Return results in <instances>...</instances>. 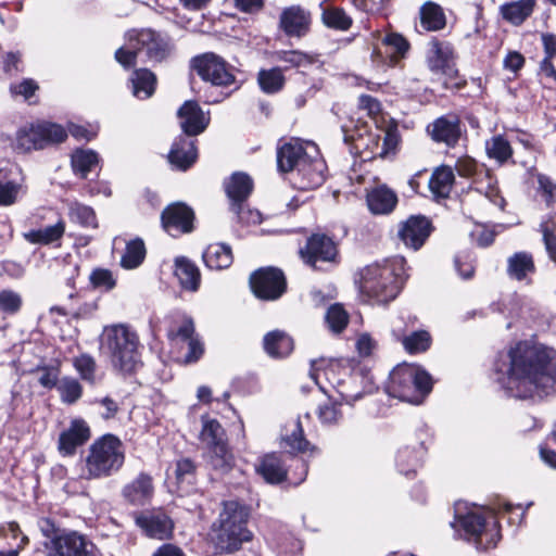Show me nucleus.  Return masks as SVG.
Returning a JSON list of instances; mask_svg holds the SVG:
<instances>
[{
  "instance_id": "a211bd4d",
  "label": "nucleus",
  "mask_w": 556,
  "mask_h": 556,
  "mask_svg": "<svg viewBox=\"0 0 556 556\" xmlns=\"http://www.w3.org/2000/svg\"><path fill=\"white\" fill-rule=\"evenodd\" d=\"M309 442L304 437V430L300 419L298 418L293 422V429L290 434H286L281 439V446L287 450V453L291 456V459L296 463V466L301 469L298 480L294 484H299L305 480L308 466L303 458H298V453H304L309 447Z\"/></svg>"
},
{
  "instance_id": "9b49d317",
  "label": "nucleus",
  "mask_w": 556,
  "mask_h": 556,
  "mask_svg": "<svg viewBox=\"0 0 556 556\" xmlns=\"http://www.w3.org/2000/svg\"><path fill=\"white\" fill-rule=\"evenodd\" d=\"M249 281L253 294L263 301H276L287 290L285 274L277 267L258 268L251 274Z\"/></svg>"
},
{
  "instance_id": "ea45409f",
  "label": "nucleus",
  "mask_w": 556,
  "mask_h": 556,
  "mask_svg": "<svg viewBox=\"0 0 556 556\" xmlns=\"http://www.w3.org/2000/svg\"><path fill=\"white\" fill-rule=\"evenodd\" d=\"M534 271L533 257L528 252H516L507 260V275L511 279L521 281L526 279L528 274H533Z\"/></svg>"
},
{
  "instance_id": "603ef678",
  "label": "nucleus",
  "mask_w": 556,
  "mask_h": 556,
  "mask_svg": "<svg viewBox=\"0 0 556 556\" xmlns=\"http://www.w3.org/2000/svg\"><path fill=\"white\" fill-rule=\"evenodd\" d=\"M230 211L235 215V222L241 226L258 225L262 215L257 210L251 208L245 202L230 203Z\"/></svg>"
},
{
  "instance_id": "c756f323",
  "label": "nucleus",
  "mask_w": 556,
  "mask_h": 556,
  "mask_svg": "<svg viewBox=\"0 0 556 556\" xmlns=\"http://www.w3.org/2000/svg\"><path fill=\"white\" fill-rule=\"evenodd\" d=\"M263 348L269 357L285 358L293 351L294 342L287 332L276 329L264 336Z\"/></svg>"
},
{
  "instance_id": "052dcab7",
  "label": "nucleus",
  "mask_w": 556,
  "mask_h": 556,
  "mask_svg": "<svg viewBox=\"0 0 556 556\" xmlns=\"http://www.w3.org/2000/svg\"><path fill=\"white\" fill-rule=\"evenodd\" d=\"M90 285L98 290L108 292L115 288L116 279L111 270L106 268H96L89 276Z\"/></svg>"
},
{
  "instance_id": "7c9ffc66",
  "label": "nucleus",
  "mask_w": 556,
  "mask_h": 556,
  "mask_svg": "<svg viewBox=\"0 0 556 556\" xmlns=\"http://www.w3.org/2000/svg\"><path fill=\"white\" fill-rule=\"evenodd\" d=\"M426 450L422 443L416 446L401 447L395 456L397 471L408 478L415 476L417 468L421 465Z\"/></svg>"
},
{
  "instance_id": "ddd939ff",
  "label": "nucleus",
  "mask_w": 556,
  "mask_h": 556,
  "mask_svg": "<svg viewBox=\"0 0 556 556\" xmlns=\"http://www.w3.org/2000/svg\"><path fill=\"white\" fill-rule=\"evenodd\" d=\"M136 526L149 538L164 540L170 536L174 522L161 508L147 509L134 514Z\"/></svg>"
},
{
  "instance_id": "13d9d810",
  "label": "nucleus",
  "mask_w": 556,
  "mask_h": 556,
  "mask_svg": "<svg viewBox=\"0 0 556 556\" xmlns=\"http://www.w3.org/2000/svg\"><path fill=\"white\" fill-rule=\"evenodd\" d=\"M430 342V334L425 330L414 331L403 339V345L410 354L425 352L429 349Z\"/></svg>"
},
{
  "instance_id": "2f4dec72",
  "label": "nucleus",
  "mask_w": 556,
  "mask_h": 556,
  "mask_svg": "<svg viewBox=\"0 0 556 556\" xmlns=\"http://www.w3.org/2000/svg\"><path fill=\"white\" fill-rule=\"evenodd\" d=\"M224 187L230 203L247 202L253 191V180L248 174L236 172L225 180Z\"/></svg>"
},
{
  "instance_id": "4468645a",
  "label": "nucleus",
  "mask_w": 556,
  "mask_h": 556,
  "mask_svg": "<svg viewBox=\"0 0 556 556\" xmlns=\"http://www.w3.org/2000/svg\"><path fill=\"white\" fill-rule=\"evenodd\" d=\"M431 220L425 215H410L400 223L397 237L401 242L413 251H418L433 231Z\"/></svg>"
},
{
  "instance_id": "72a5a7b5",
  "label": "nucleus",
  "mask_w": 556,
  "mask_h": 556,
  "mask_svg": "<svg viewBox=\"0 0 556 556\" xmlns=\"http://www.w3.org/2000/svg\"><path fill=\"white\" fill-rule=\"evenodd\" d=\"M205 266L212 270L228 268L233 261L230 245L226 243L210 244L202 253Z\"/></svg>"
},
{
  "instance_id": "aec40b11",
  "label": "nucleus",
  "mask_w": 556,
  "mask_h": 556,
  "mask_svg": "<svg viewBox=\"0 0 556 556\" xmlns=\"http://www.w3.org/2000/svg\"><path fill=\"white\" fill-rule=\"evenodd\" d=\"M326 163L318 156L307 154L294 170L300 189L308 190L321 186L326 179Z\"/></svg>"
},
{
  "instance_id": "bb28decb",
  "label": "nucleus",
  "mask_w": 556,
  "mask_h": 556,
  "mask_svg": "<svg viewBox=\"0 0 556 556\" xmlns=\"http://www.w3.org/2000/svg\"><path fill=\"white\" fill-rule=\"evenodd\" d=\"M306 156L307 153L299 140L285 142L277 148V169L280 173L294 172Z\"/></svg>"
},
{
  "instance_id": "473e14b6",
  "label": "nucleus",
  "mask_w": 556,
  "mask_h": 556,
  "mask_svg": "<svg viewBox=\"0 0 556 556\" xmlns=\"http://www.w3.org/2000/svg\"><path fill=\"white\" fill-rule=\"evenodd\" d=\"M206 451V462L213 470L224 475L233 468L236 460L228 441L212 445Z\"/></svg>"
},
{
  "instance_id": "f257e3e1",
  "label": "nucleus",
  "mask_w": 556,
  "mask_h": 556,
  "mask_svg": "<svg viewBox=\"0 0 556 556\" xmlns=\"http://www.w3.org/2000/svg\"><path fill=\"white\" fill-rule=\"evenodd\" d=\"M496 381L509 397L540 399L556 393V351L520 341L494 362Z\"/></svg>"
},
{
  "instance_id": "f03ea898",
  "label": "nucleus",
  "mask_w": 556,
  "mask_h": 556,
  "mask_svg": "<svg viewBox=\"0 0 556 556\" xmlns=\"http://www.w3.org/2000/svg\"><path fill=\"white\" fill-rule=\"evenodd\" d=\"M405 266L406 261L403 256L365 266L359 271L361 291L378 304L393 301L407 279Z\"/></svg>"
},
{
  "instance_id": "58836bf2",
  "label": "nucleus",
  "mask_w": 556,
  "mask_h": 556,
  "mask_svg": "<svg viewBox=\"0 0 556 556\" xmlns=\"http://www.w3.org/2000/svg\"><path fill=\"white\" fill-rule=\"evenodd\" d=\"M100 162L98 152L92 149H76L71 156V165L75 175L86 179L88 174Z\"/></svg>"
},
{
  "instance_id": "2eb2a0df",
  "label": "nucleus",
  "mask_w": 556,
  "mask_h": 556,
  "mask_svg": "<svg viewBox=\"0 0 556 556\" xmlns=\"http://www.w3.org/2000/svg\"><path fill=\"white\" fill-rule=\"evenodd\" d=\"M194 212L182 202L167 205L161 214V223L166 232L176 237L181 233H190L194 229Z\"/></svg>"
},
{
  "instance_id": "393cba45",
  "label": "nucleus",
  "mask_w": 556,
  "mask_h": 556,
  "mask_svg": "<svg viewBox=\"0 0 556 556\" xmlns=\"http://www.w3.org/2000/svg\"><path fill=\"white\" fill-rule=\"evenodd\" d=\"M252 539V532L248 528L229 526L228 522H219L215 530V546L222 553H232L238 551L243 542Z\"/></svg>"
},
{
  "instance_id": "37998d69",
  "label": "nucleus",
  "mask_w": 556,
  "mask_h": 556,
  "mask_svg": "<svg viewBox=\"0 0 556 556\" xmlns=\"http://www.w3.org/2000/svg\"><path fill=\"white\" fill-rule=\"evenodd\" d=\"M420 22L425 29L430 31L445 27L446 18L442 8L434 2H426L420 9Z\"/></svg>"
},
{
  "instance_id": "cd10ccee",
  "label": "nucleus",
  "mask_w": 556,
  "mask_h": 556,
  "mask_svg": "<svg viewBox=\"0 0 556 556\" xmlns=\"http://www.w3.org/2000/svg\"><path fill=\"white\" fill-rule=\"evenodd\" d=\"M255 470L269 484H279L288 478L285 460L276 453L263 456L255 465Z\"/></svg>"
},
{
  "instance_id": "5701e85b",
  "label": "nucleus",
  "mask_w": 556,
  "mask_h": 556,
  "mask_svg": "<svg viewBox=\"0 0 556 556\" xmlns=\"http://www.w3.org/2000/svg\"><path fill=\"white\" fill-rule=\"evenodd\" d=\"M90 428L84 419H74L68 429L60 433L58 450L64 457L73 456L77 447L90 439Z\"/></svg>"
},
{
  "instance_id": "39448f33",
  "label": "nucleus",
  "mask_w": 556,
  "mask_h": 556,
  "mask_svg": "<svg viewBox=\"0 0 556 556\" xmlns=\"http://www.w3.org/2000/svg\"><path fill=\"white\" fill-rule=\"evenodd\" d=\"M125 460L122 441L112 433L97 439L88 450L85 459L86 478H108L117 472Z\"/></svg>"
},
{
  "instance_id": "f3484780",
  "label": "nucleus",
  "mask_w": 556,
  "mask_h": 556,
  "mask_svg": "<svg viewBox=\"0 0 556 556\" xmlns=\"http://www.w3.org/2000/svg\"><path fill=\"white\" fill-rule=\"evenodd\" d=\"M182 136L197 138L210 124V117L203 112L197 101H186L177 111Z\"/></svg>"
},
{
  "instance_id": "774afa93",
  "label": "nucleus",
  "mask_w": 556,
  "mask_h": 556,
  "mask_svg": "<svg viewBox=\"0 0 556 556\" xmlns=\"http://www.w3.org/2000/svg\"><path fill=\"white\" fill-rule=\"evenodd\" d=\"M115 59L125 68L135 66L137 60H139V51L130 46V35L128 36L127 48L117 49Z\"/></svg>"
},
{
  "instance_id": "c03bdc74",
  "label": "nucleus",
  "mask_w": 556,
  "mask_h": 556,
  "mask_svg": "<svg viewBox=\"0 0 556 556\" xmlns=\"http://www.w3.org/2000/svg\"><path fill=\"white\" fill-rule=\"evenodd\" d=\"M146 245L141 238H135L127 242L125 252L121 258V265L126 269L137 268L146 257Z\"/></svg>"
},
{
  "instance_id": "338daca9",
  "label": "nucleus",
  "mask_w": 556,
  "mask_h": 556,
  "mask_svg": "<svg viewBox=\"0 0 556 556\" xmlns=\"http://www.w3.org/2000/svg\"><path fill=\"white\" fill-rule=\"evenodd\" d=\"M37 526L41 532V534L46 538L45 542L54 541L55 538H60L62 534L66 533L68 530L61 529L53 519L49 517H41L37 521Z\"/></svg>"
},
{
  "instance_id": "f8f14e48",
  "label": "nucleus",
  "mask_w": 556,
  "mask_h": 556,
  "mask_svg": "<svg viewBox=\"0 0 556 556\" xmlns=\"http://www.w3.org/2000/svg\"><path fill=\"white\" fill-rule=\"evenodd\" d=\"M46 556H94L96 545L87 535L70 530L55 538L54 541L42 543Z\"/></svg>"
},
{
  "instance_id": "c9c22d12",
  "label": "nucleus",
  "mask_w": 556,
  "mask_h": 556,
  "mask_svg": "<svg viewBox=\"0 0 556 556\" xmlns=\"http://www.w3.org/2000/svg\"><path fill=\"white\" fill-rule=\"evenodd\" d=\"M535 0H517L501 5L502 17L514 26L521 25L534 11Z\"/></svg>"
},
{
  "instance_id": "0eeeda50",
  "label": "nucleus",
  "mask_w": 556,
  "mask_h": 556,
  "mask_svg": "<svg viewBox=\"0 0 556 556\" xmlns=\"http://www.w3.org/2000/svg\"><path fill=\"white\" fill-rule=\"evenodd\" d=\"M189 68L211 86L228 87L236 81L229 63L214 52H204L191 58Z\"/></svg>"
},
{
  "instance_id": "c85d7f7f",
  "label": "nucleus",
  "mask_w": 556,
  "mask_h": 556,
  "mask_svg": "<svg viewBox=\"0 0 556 556\" xmlns=\"http://www.w3.org/2000/svg\"><path fill=\"white\" fill-rule=\"evenodd\" d=\"M174 275L178 279L182 290L195 292L201 285L199 267L186 256H178L174 262Z\"/></svg>"
},
{
  "instance_id": "6ab92c4d",
  "label": "nucleus",
  "mask_w": 556,
  "mask_h": 556,
  "mask_svg": "<svg viewBox=\"0 0 556 556\" xmlns=\"http://www.w3.org/2000/svg\"><path fill=\"white\" fill-rule=\"evenodd\" d=\"M453 47L450 42L432 38L428 43L427 63L430 71L452 77L457 70L451 64Z\"/></svg>"
},
{
  "instance_id": "412c9836",
  "label": "nucleus",
  "mask_w": 556,
  "mask_h": 556,
  "mask_svg": "<svg viewBox=\"0 0 556 556\" xmlns=\"http://www.w3.org/2000/svg\"><path fill=\"white\" fill-rule=\"evenodd\" d=\"M311 22L308 10L300 5H292L281 12L279 25L288 37L301 38L309 31Z\"/></svg>"
},
{
  "instance_id": "49530a36",
  "label": "nucleus",
  "mask_w": 556,
  "mask_h": 556,
  "mask_svg": "<svg viewBox=\"0 0 556 556\" xmlns=\"http://www.w3.org/2000/svg\"><path fill=\"white\" fill-rule=\"evenodd\" d=\"M65 230V224L62 220H59L54 225L47 226L45 228L31 230L25 235V238L30 243L38 244H50L54 241H58L62 238Z\"/></svg>"
},
{
  "instance_id": "6e6d98bb",
  "label": "nucleus",
  "mask_w": 556,
  "mask_h": 556,
  "mask_svg": "<svg viewBox=\"0 0 556 556\" xmlns=\"http://www.w3.org/2000/svg\"><path fill=\"white\" fill-rule=\"evenodd\" d=\"M326 323L332 332H342L349 324V314L339 303L332 304L326 312Z\"/></svg>"
},
{
  "instance_id": "5fc2aeb1",
  "label": "nucleus",
  "mask_w": 556,
  "mask_h": 556,
  "mask_svg": "<svg viewBox=\"0 0 556 556\" xmlns=\"http://www.w3.org/2000/svg\"><path fill=\"white\" fill-rule=\"evenodd\" d=\"M321 20L327 27L338 30H348L352 25V18L341 8L324 10Z\"/></svg>"
},
{
  "instance_id": "4be33fe9",
  "label": "nucleus",
  "mask_w": 556,
  "mask_h": 556,
  "mask_svg": "<svg viewBox=\"0 0 556 556\" xmlns=\"http://www.w3.org/2000/svg\"><path fill=\"white\" fill-rule=\"evenodd\" d=\"M427 129L433 141L451 148L457 144L462 136L460 119L454 114L438 117Z\"/></svg>"
},
{
  "instance_id": "7ed1b4c3",
  "label": "nucleus",
  "mask_w": 556,
  "mask_h": 556,
  "mask_svg": "<svg viewBox=\"0 0 556 556\" xmlns=\"http://www.w3.org/2000/svg\"><path fill=\"white\" fill-rule=\"evenodd\" d=\"M432 388L433 379L427 370L417 365L402 364L390 372L386 391L392 397L419 405Z\"/></svg>"
},
{
  "instance_id": "864d4df0",
  "label": "nucleus",
  "mask_w": 556,
  "mask_h": 556,
  "mask_svg": "<svg viewBox=\"0 0 556 556\" xmlns=\"http://www.w3.org/2000/svg\"><path fill=\"white\" fill-rule=\"evenodd\" d=\"M56 390L60 393L62 402L70 405L76 403L83 395L81 384L73 377H63Z\"/></svg>"
},
{
  "instance_id": "4d7b16f0",
  "label": "nucleus",
  "mask_w": 556,
  "mask_h": 556,
  "mask_svg": "<svg viewBox=\"0 0 556 556\" xmlns=\"http://www.w3.org/2000/svg\"><path fill=\"white\" fill-rule=\"evenodd\" d=\"M23 305L22 295L11 289L0 291V311L5 315L17 314Z\"/></svg>"
},
{
  "instance_id": "0e129e2a",
  "label": "nucleus",
  "mask_w": 556,
  "mask_h": 556,
  "mask_svg": "<svg viewBox=\"0 0 556 556\" xmlns=\"http://www.w3.org/2000/svg\"><path fill=\"white\" fill-rule=\"evenodd\" d=\"M382 42L388 47L392 55L395 58H404L409 49L408 41L402 35L396 33L387 35Z\"/></svg>"
},
{
  "instance_id": "09e8293b",
  "label": "nucleus",
  "mask_w": 556,
  "mask_h": 556,
  "mask_svg": "<svg viewBox=\"0 0 556 556\" xmlns=\"http://www.w3.org/2000/svg\"><path fill=\"white\" fill-rule=\"evenodd\" d=\"M273 59L285 63L286 70L303 67L314 62L313 56L300 50H278L273 53Z\"/></svg>"
},
{
  "instance_id": "9d476101",
  "label": "nucleus",
  "mask_w": 556,
  "mask_h": 556,
  "mask_svg": "<svg viewBox=\"0 0 556 556\" xmlns=\"http://www.w3.org/2000/svg\"><path fill=\"white\" fill-rule=\"evenodd\" d=\"M451 527L458 532L466 541L472 542L478 551H485L496 546L493 539L483 542L484 530L486 527L485 518L477 511L462 513V505H455V518Z\"/></svg>"
},
{
  "instance_id": "8fccbe9b",
  "label": "nucleus",
  "mask_w": 556,
  "mask_h": 556,
  "mask_svg": "<svg viewBox=\"0 0 556 556\" xmlns=\"http://www.w3.org/2000/svg\"><path fill=\"white\" fill-rule=\"evenodd\" d=\"M24 178L20 180L0 181V206H10L14 204L21 194L26 193V187L23 185Z\"/></svg>"
},
{
  "instance_id": "dca6fc26",
  "label": "nucleus",
  "mask_w": 556,
  "mask_h": 556,
  "mask_svg": "<svg viewBox=\"0 0 556 556\" xmlns=\"http://www.w3.org/2000/svg\"><path fill=\"white\" fill-rule=\"evenodd\" d=\"M198 139L179 135L172 143L167 154L168 163L173 168L187 172L198 161Z\"/></svg>"
},
{
  "instance_id": "a878e982",
  "label": "nucleus",
  "mask_w": 556,
  "mask_h": 556,
  "mask_svg": "<svg viewBox=\"0 0 556 556\" xmlns=\"http://www.w3.org/2000/svg\"><path fill=\"white\" fill-rule=\"evenodd\" d=\"M368 210L375 215H388L394 211L399 198L394 190L387 185H380L367 192Z\"/></svg>"
},
{
  "instance_id": "20e7f679",
  "label": "nucleus",
  "mask_w": 556,
  "mask_h": 556,
  "mask_svg": "<svg viewBox=\"0 0 556 556\" xmlns=\"http://www.w3.org/2000/svg\"><path fill=\"white\" fill-rule=\"evenodd\" d=\"M103 345L111 355L112 365L124 375L135 372L142 364L139 353V338L127 326L115 325L105 329Z\"/></svg>"
},
{
  "instance_id": "de8ad7c7",
  "label": "nucleus",
  "mask_w": 556,
  "mask_h": 556,
  "mask_svg": "<svg viewBox=\"0 0 556 556\" xmlns=\"http://www.w3.org/2000/svg\"><path fill=\"white\" fill-rule=\"evenodd\" d=\"M68 217L84 228H98L96 212L91 206L74 202L68 207Z\"/></svg>"
},
{
  "instance_id": "680f3d73",
  "label": "nucleus",
  "mask_w": 556,
  "mask_h": 556,
  "mask_svg": "<svg viewBox=\"0 0 556 556\" xmlns=\"http://www.w3.org/2000/svg\"><path fill=\"white\" fill-rule=\"evenodd\" d=\"M74 367L79 372L80 378L91 384L96 382L97 364L89 354H81L74 359Z\"/></svg>"
},
{
  "instance_id": "b1692460",
  "label": "nucleus",
  "mask_w": 556,
  "mask_h": 556,
  "mask_svg": "<svg viewBox=\"0 0 556 556\" xmlns=\"http://www.w3.org/2000/svg\"><path fill=\"white\" fill-rule=\"evenodd\" d=\"M154 492L152 477L140 472L132 481L122 489V497L131 506L140 507L150 503Z\"/></svg>"
},
{
  "instance_id": "e433bc0d",
  "label": "nucleus",
  "mask_w": 556,
  "mask_h": 556,
  "mask_svg": "<svg viewBox=\"0 0 556 556\" xmlns=\"http://www.w3.org/2000/svg\"><path fill=\"white\" fill-rule=\"evenodd\" d=\"M129 81L132 94L138 99H149L155 91L156 77L150 70H135Z\"/></svg>"
},
{
  "instance_id": "e2e57ef3",
  "label": "nucleus",
  "mask_w": 556,
  "mask_h": 556,
  "mask_svg": "<svg viewBox=\"0 0 556 556\" xmlns=\"http://www.w3.org/2000/svg\"><path fill=\"white\" fill-rule=\"evenodd\" d=\"M35 371L40 372V376L38 378V382L41 387L46 389H53L58 388L59 386V376H60V368L58 366L52 365H43V366H37Z\"/></svg>"
},
{
  "instance_id": "a19ab883",
  "label": "nucleus",
  "mask_w": 556,
  "mask_h": 556,
  "mask_svg": "<svg viewBox=\"0 0 556 556\" xmlns=\"http://www.w3.org/2000/svg\"><path fill=\"white\" fill-rule=\"evenodd\" d=\"M454 179L455 177L452 168L448 166H441L432 173L428 184L429 189L435 198L445 199L452 190Z\"/></svg>"
},
{
  "instance_id": "79ce46f5",
  "label": "nucleus",
  "mask_w": 556,
  "mask_h": 556,
  "mask_svg": "<svg viewBox=\"0 0 556 556\" xmlns=\"http://www.w3.org/2000/svg\"><path fill=\"white\" fill-rule=\"evenodd\" d=\"M202 429L200 440L206 448L215 444H222L228 441L224 427L217 419L210 418L207 415L201 417Z\"/></svg>"
},
{
  "instance_id": "69168bd1",
  "label": "nucleus",
  "mask_w": 556,
  "mask_h": 556,
  "mask_svg": "<svg viewBox=\"0 0 556 556\" xmlns=\"http://www.w3.org/2000/svg\"><path fill=\"white\" fill-rule=\"evenodd\" d=\"M554 59H542L539 65L538 75L544 87L554 89L556 87V68Z\"/></svg>"
},
{
  "instance_id": "1a4fd4ad",
  "label": "nucleus",
  "mask_w": 556,
  "mask_h": 556,
  "mask_svg": "<svg viewBox=\"0 0 556 556\" xmlns=\"http://www.w3.org/2000/svg\"><path fill=\"white\" fill-rule=\"evenodd\" d=\"M130 46L139 51V61L144 63H161L173 50L167 35L150 28L130 33Z\"/></svg>"
},
{
  "instance_id": "f704fd0d",
  "label": "nucleus",
  "mask_w": 556,
  "mask_h": 556,
  "mask_svg": "<svg viewBox=\"0 0 556 556\" xmlns=\"http://www.w3.org/2000/svg\"><path fill=\"white\" fill-rule=\"evenodd\" d=\"M198 465L189 457H181L175 463V479L181 492L190 493L195 489Z\"/></svg>"
},
{
  "instance_id": "6e6552de",
  "label": "nucleus",
  "mask_w": 556,
  "mask_h": 556,
  "mask_svg": "<svg viewBox=\"0 0 556 556\" xmlns=\"http://www.w3.org/2000/svg\"><path fill=\"white\" fill-rule=\"evenodd\" d=\"M303 262L315 270H323L328 266H337L340 263V254L337 242L326 233L315 232L306 238L305 245L300 249Z\"/></svg>"
},
{
  "instance_id": "a18cd8bd",
  "label": "nucleus",
  "mask_w": 556,
  "mask_h": 556,
  "mask_svg": "<svg viewBox=\"0 0 556 556\" xmlns=\"http://www.w3.org/2000/svg\"><path fill=\"white\" fill-rule=\"evenodd\" d=\"M285 81L286 79L280 67L261 70L257 74V83L261 90L268 94L279 92L283 88Z\"/></svg>"
},
{
  "instance_id": "bf43d9fd",
  "label": "nucleus",
  "mask_w": 556,
  "mask_h": 556,
  "mask_svg": "<svg viewBox=\"0 0 556 556\" xmlns=\"http://www.w3.org/2000/svg\"><path fill=\"white\" fill-rule=\"evenodd\" d=\"M538 193L543 198L546 207L551 208L556 203V182L545 174H538Z\"/></svg>"
},
{
  "instance_id": "4c0bfd02",
  "label": "nucleus",
  "mask_w": 556,
  "mask_h": 556,
  "mask_svg": "<svg viewBox=\"0 0 556 556\" xmlns=\"http://www.w3.org/2000/svg\"><path fill=\"white\" fill-rule=\"evenodd\" d=\"M250 509L245 504L238 501L224 502L223 510L219 514L218 522H228L229 526L248 528Z\"/></svg>"
},
{
  "instance_id": "3c124183",
  "label": "nucleus",
  "mask_w": 556,
  "mask_h": 556,
  "mask_svg": "<svg viewBox=\"0 0 556 556\" xmlns=\"http://www.w3.org/2000/svg\"><path fill=\"white\" fill-rule=\"evenodd\" d=\"M485 150L490 159H494L501 164L506 162L513 155V149L508 140L501 135L493 137L490 141H486Z\"/></svg>"
},
{
  "instance_id": "423d86ee",
  "label": "nucleus",
  "mask_w": 556,
  "mask_h": 556,
  "mask_svg": "<svg viewBox=\"0 0 556 556\" xmlns=\"http://www.w3.org/2000/svg\"><path fill=\"white\" fill-rule=\"evenodd\" d=\"M66 139L67 131L62 125L48 121H38L18 129L15 147L22 152H30L60 144Z\"/></svg>"
}]
</instances>
